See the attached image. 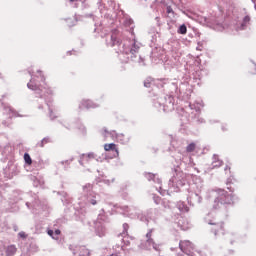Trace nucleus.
<instances>
[{"label": "nucleus", "instance_id": "nucleus-1", "mask_svg": "<svg viewBox=\"0 0 256 256\" xmlns=\"http://www.w3.org/2000/svg\"><path fill=\"white\" fill-rule=\"evenodd\" d=\"M231 201V195L227 193V191L219 189L218 190V197L214 201V209H219V204L220 205H225Z\"/></svg>", "mask_w": 256, "mask_h": 256}, {"label": "nucleus", "instance_id": "nucleus-2", "mask_svg": "<svg viewBox=\"0 0 256 256\" xmlns=\"http://www.w3.org/2000/svg\"><path fill=\"white\" fill-rule=\"evenodd\" d=\"M210 225H212L210 230L212 233H214V235H225V228L223 227V223H210Z\"/></svg>", "mask_w": 256, "mask_h": 256}, {"label": "nucleus", "instance_id": "nucleus-3", "mask_svg": "<svg viewBox=\"0 0 256 256\" xmlns=\"http://www.w3.org/2000/svg\"><path fill=\"white\" fill-rule=\"evenodd\" d=\"M95 153L91 152L88 154H82L80 156V165H87V163H91V161H93V159H95Z\"/></svg>", "mask_w": 256, "mask_h": 256}, {"label": "nucleus", "instance_id": "nucleus-4", "mask_svg": "<svg viewBox=\"0 0 256 256\" xmlns=\"http://www.w3.org/2000/svg\"><path fill=\"white\" fill-rule=\"evenodd\" d=\"M192 245L193 244L189 240H183L179 242V248L181 251H183V253H187L188 249H191Z\"/></svg>", "mask_w": 256, "mask_h": 256}, {"label": "nucleus", "instance_id": "nucleus-5", "mask_svg": "<svg viewBox=\"0 0 256 256\" xmlns=\"http://www.w3.org/2000/svg\"><path fill=\"white\" fill-rule=\"evenodd\" d=\"M104 150L105 151H115L117 156H119V149H117V145L115 143L105 144Z\"/></svg>", "mask_w": 256, "mask_h": 256}, {"label": "nucleus", "instance_id": "nucleus-6", "mask_svg": "<svg viewBox=\"0 0 256 256\" xmlns=\"http://www.w3.org/2000/svg\"><path fill=\"white\" fill-rule=\"evenodd\" d=\"M17 253V246L10 245L6 248V256H13Z\"/></svg>", "mask_w": 256, "mask_h": 256}, {"label": "nucleus", "instance_id": "nucleus-7", "mask_svg": "<svg viewBox=\"0 0 256 256\" xmlns=\"http://www.w3.org/2000/svg\"><path fill=\"white\" fill-rule=\"evenodd\" d=\"M82 107H85L86 109H95L97 105H95L91 100H84L82 101Z\"/></svg>", "mask_w": 256, "mask_h": 256}, {"label": "nucleus", "instance_id": "nucleus-8", "mask_svg": "<svg viewBox=\"0 0 256 256\" xmlns=\"http://www.w3.org/2000/svg\"><path fill=\"white\" fill-rule=\"evenodd\" d=\"M115 45H118V46L121 45V41L117 39V36L115 34H112L110 47H115Z\"/></svg>", "mask_w": 256, "mask_h": 256}, {"label": "nucleus", "instance_id": "nucleus-9", "mask_svg": "<svg viewBox=\"0 0 256 256\" xmlns=\"http://www.w3.org/2000/svg\"><path fill=\"white\" fill-rule=\"evenodd\" d=\"M197 149V144L192 142L186 147L187 153H193Z\"/></svg>", "mask_w": 256, "mask_h": 256}, {"label": "nucleus", "instance_id": "nucleus-10", "mask_svg": "<svg viewBox=\"0 0 256 256\" xmlns=\"http://www.w3.org/2000/svg\"><path fill=\"white\" fill-rule=\"evenodd\" d=\"M24 161L27 165H32L33 160L31 159V156L29 155V153L24 154Z\"/></svg>", "mask_w": 256, "mask_h": 256}, {"label": "nucleus", "instance_id": "nucleus-11", "mask_svg": "<svg viewBox=\"0 0 256 256\" xmlns=\"http://www.w3.org/2000/svg\"><path fill=\"white\" fill-rule=\"evenodd\" d=\"M178 33H180V35H186L187 34V26H185V24L181 25L179 27Z\"/></svg>", "mask_w": 256, "mask_h": 256}, {"label": "nucleus", "instance_id": "nucleus-12", "mask_svg": "<svg viewBox=\"0 0 256 256\" xmlns=\"http://www.w3.org/2000/svg\"><path fill=\"white\" fill-rule=\"evenodd\" d=\"M35 77H39L41 81H45V76L42 71H37V73L33 75L32 79H35Z\"/></svg>", "mask_w": 256, "mask_h": 256}, {"label": "nucleus", "instance_id": "nucleus-13", "mask_svg": "<svg viewBox=\"0 0 256 256\" xmlns=\"http://www.w3.org/2000/svg\"><path fill=\"white\" fill-rule=\"evenodd\" d=\"M28 89H32V91H37V85H33V80H31L28 84H27Z\"/></svg>", "mask_w": 256, "mask_h": 256}, {"label": "nucleus", "instance_id": "nucleus-14", "mask_svg": "<svg viewBox=\"0 0 256 256\" xmlns=\"http://www.w3.org/2000/svg\"><path fill=\"white\" fill-rule=\"evenodd\" d=\"M151 237H153V230H149L148 233L146 234L147 240L152 239Z\"/></svg>", "mask_w": 256, "mask_h": 256}, {"label": "nucleus", "instance_id": "nucleus-15", "mask_svg": "<svg viewBox=\"0 0 256 256\" xmlns=\"http://www.w3.org/2000/svg\"><path fill=\"white\" fill-rule=\"evenodd\" d=\"M19 237H21V239H27V234H25V232H19Z\"/></svg>", "mask_w": 256, "mask_h": 256}, {"label": "nucleus", "instance_id": "nucleus-16", "mask_svg": "<svg viewBox=\"0 0 256 256\" xmlns=\"http://www.w3.org/2000/svg\"><path fill=\"white\" fill-rule=\"evenodd\" d=\"M166 11L168 14L173 13V8H171V6H167Z\"/></svg>", "mask_w": 256, "mask_h": 256}, {"label": "nucleus", "instance_id": "nucleus-17", "mask_svg": "<svg viewBox=\"0 0 256 256\" xmlns=\"http://www.w3.org/2000/svg\"><path fill=\"white\" fill-rule=\"evenodd\" d=\"M147 243H149L150 245H155V241H153V238L148 239Z\"/></svg>", "mask_w": 256, "mask_h": 256}, {"label": "nucleus", "instance_id": "nucleus-18", "mask_svg": "<svg viewBox=\"0 0 256 256\" xmlns=\"http://www.w3.org/2000/svg\"><path fill=\"white\" fill-rule=\"evenodd\" d=\"M249 21H251V18H249V16H246L244 18V23H249Z\"/></svg>", "mask_w": 256, "mask_h": 256}, {"label": "nucleus", "instance_id": "nucleus-19", "mask_svg": "<svg viewBox=\"0 0 256 256\" xmlns=\"http://www.w3.org/2000/svg\"><path fill=\"white\" fill-rule=\"evenodd\" d=\"M55 235H61V230L59 229L55 230Z\"/></svg>", "mask_w": 256, "mask_h": 256}, {"label": "nucleus", "instance_id": "nucleus-20", "mask_svg": "<svg viewBox=\"0 0 256 256\" xmlns=\"http://www.w3.org/2000/svg\"><path fill=\"white\" fill-rule=\"evenodd\" d=\"M53 230H48V235H50V237H53Z\"/></svg>", "mask_w": 256, "mask_h": 256}, {"label": "nucleus", "instance_id": "nucleus-21", "mask_svg": "<svg viewBox=\"0 0 256 256\" xmlns=\"http://www.w3.org/2000/svg\"><path fill=\"white\" fill-rule=\"evenodd\" d=\"M93 205H97V200H92L91 202Z\"/></svg>", "mask_w": 256, "mask_h": 256}, {"label": "nucleus", "instance_id": "nucleus-22", "mask_svg": "<svg viewBox=\"0 0 256 256\" xmlns=\"http://www.w3.org/2000/svg\"><path fill=\"white\" fill-rule=\"evenodd\" d=\"M75 1H77V0H70V3H75Z\"/></svg>", "mask_w": 256, "mask_h": 256}, {"label": "nucleus", "instance_id": "nucleus-23", "mask_svg": "<svg viewBox=\"0 0 256 256\" xmlns=\"http://www.w3.org/2000/svg\"><path fill=\"white\" fill-rule=\"evenodd\" d=\"M130 53H132V54H133V49H131V50H130Z\"/></svg>", "mask_w": 256, "mask_h": 256}]
</instances>
